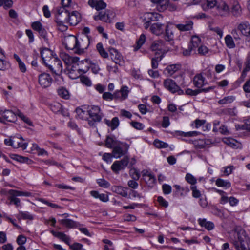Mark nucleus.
Listing matches in <instances>:
<instances>
[{"instance_id":"nucleus-63","label":"nucleus","mask_w":250,"mask_h":250,"mask_svg":"<svg viewBox=\"0 0 250 250\" xmlns=\"http://www.w3.org/2000/svg\"><path fill=\"white\" fill-rule=\"evenodd\" d=\"M190 189L192 191V196L194 198H198L201 196V192L197 189L196 186H191Z\"/></svg>"},{"instance_id":"nucleus-27","label":"nucleus","mask_w":250,"mask_h":250,"mask_svg":"<svg viewBox=\"0 0 250 250\" xmlns=\"http://www.w3.org/2000/svg\"><path fill=\"white\" fill-rule=\"evenodd\" d=\"M51 233L54 236L60 239L70 246V238L65 234L61 232H56L54 230H51Z\"/></svg>"},{"instance_id":"nucleus-40","label":"nucleus","mask_w":250,"mask_h":250,"mask_svg":"<svg viewBox=\"0 0 250 250\" xmlns=\"http://www.w3.org/2000/svg\"><path fill=\"white\" fill-rule=\"evenodd\" d=\"M17 218L20 219L32 220L34 219V216L28 211H20Z\"/></svg>"},{"instance_id":"nucleus-58","label":"nucleus","mask_w":250,"mask_h":250,"mask_svg":"<svg viewBox=\"0 0 250 250\" xmlns=\"http://www.w3.org/2000/svg\"><path fill=\"white\" fill-rule=\"evenodd\" d=\"M0 53L2 56V57L0 58V70H4L6 68V67L8 64L3 59V58L4 57V51L0 48Z\"/></svg>"},{"instance_id":"nucleus-7","label":"nucleus","mask_w":250,"mask_h":250,"mask_svg":"<svg viewBox=\"0 0 250 250\" xmlns=\"http://www.w3.org/2000/svg\"><path fill=\"white\" fill-rule=\"evenodd\" d=\"M77 42L76 53L82 54L89 45L90 37L89 36H84L80 39H77Z\"/></svg>"},{"instance_id":"nucleus-9","label":"nucleus","mask_w":250,"mask_h":250,"mask_svg":"<svg viewBox=\"0 0 250 250\" xmlns=\"http://www.w3.org/2000/svg\"><path fill=\"white\" fill-rule=\"evenodd\" d=\"M52 82L53 79L48 73L43 72L38 75L39 84L43 88L49 87Z\"/></svg>"},{"instance_id":"nucleus-17","label":"nucleus","mask_w":250,"mask_h":250,"mask_svg":"<svg viewBox=\"0 0 250 250\" xmlns=\"http://www.w3.org/2000/svg\"><path fill=\"white\" fill-rule=\"evenodd\" d=\"M17 110L15 112L10 110H1L0 113L3 118L8 122H15L17 120Z\"/></svg>"},{"instance_id":"nucleus-41","label":"nucleus","mask_w":250,"mask_h":250,"mask_svg":"<svg viewBox=\"0 0 250 250\" xmlns=\"http://www.w3.org/2000/svg\"><path fill=\"white\" fill-rule=\"evenodd\" d=\"M76 112L77 117L81 119L86 120L88 119L87 115H88V110H84L81 108L77 107L76 109Z\"/></svg>"},{"instance_id":"nucleus-22","label":"nucleus","mask_w":250,"mask_h":250,"mask_svg":"<svg viewBox=\"0 0 250 250\" xmlns=\"http://www.w3.org/2000/svg\"><path fill=\"white\" fill-rule=\"evenodd\" d=\"M177 9L176 5L168 0H165L164 3H162L159 6H158V10L160 12H163L167 9L170 11H175Z\"/></svg>"},{"instance_id":"nucleus-26","label":"nucleus","mask_w":250,"mask_h":250,"mask_svg":"<svg viewBox=\"0 0 250 250\" xmlns=\"http://www.w3.org/2000/svg\"><path fill=\"white\" fill-rule=\"evenodd\" d=\"M69 13V10H65L64 8H59L57 10V15L55 21H58V19L60 17L62 18V21L67 22Z\"/></svg>"},{"instance_id":"nucleus-38","label":"nucleus","mask_w":250,"mask_h":250,"mask_svg":"<svg viewBox=\"0 0 250 250\" xmlns=\"http://www.w3.org/2000/svg\"><path fill=\"white\" fill-rule=\"evenodd\" d=\"M60 223L63 226L69 228H73L77 227V223L70 219H63L59 220Z\"/></svg>"},{"instance_id":"nucleus-10","label":"nucleus","mask_w":250,"mask_h":250,"mask_svg":"<svg viewBox=\"0 0 250 250\" xmlns=\"http://www.w3.org/2000/svg\"><path fill=\"white\" fill-rule=\"evenodd\" d=\"M114 15L115 14L113 12L106 10L104 12H99L97 15H95L94 19L95 21L101 20L105 22H110Z\"/></svg>"},{"instance_id":"nucleus-56","label":"nucleus","mask_w":250,"mask_h":250,"mask_svg":"<svg viewBox=\"0 0 250 250\" xmlns=\"http://www.w3.org/2000/svg\"><path fill=\"white\" fill-rule=\"evenodd\" d=\"M17 115L22 119L25 123L28 124L30 126H33V123L32 121L27 117L25 116L22 112L20 110H17Z\"/></svg>"},{"instance_id":"nucleus-33","label":"nucleus","mask_w":250,"mask_h":250,"mask_svg":"<svg viewBox=\"0 0 250 250\" xmlns=\"http://www.w3.org/2000/svg\"><path fill=\"white\" fill-rule=\"evenodd\" d=\"M91 196L96 199H99L100 201L103 202H106L109 200L108 196L107 194L102 193L100 194L99 192L96 190H92L90 192Z\"/></svg>"},{"instance_id":"nucleus-2","label":"nucleus","mask_w":250,"mask_h":250,"mask_svg":"<svg viewBox=\"0 0 250 250\" xmlns=\"http://www.w3.org/2000/svg\"><path fill=\"white\" fill-rule=\"evenodd\" d=\"M88 113L90 120H88V124L93 125L95 123L100 122L103 116L100 107L96 105H91L88 107Z\"/></svg>"},{"instance_id":"nucleus-4","label":"nucleus","mask_w":250,"mask_h":250,"mask_svg":"<svg viewBox=\"0 0 250 250\" xmlns=\"http://www.w3.org/2000/svg\"><path fill=\"white\" fill-rule=\"evenodd\" d=\"M45 66L56 75H60L62 71V62L57 56L53 58V60Z\"/></svg>"},{"instance_id":"nucleus-1","label":"nucleus","mask_w":250,"mask_h":250,"mask_svg":"<svg viewBox=\"0 0 250 250\" xmlns=\"http://www.w3.org/2000/svg\"><path fill=\"white\" fill-rule=\"evenodd\" d=\"M233 244L236 250H250V238L244 229H240L237 232Z\"/></svg>"},{"instance_id":"nucleus-20","label":"nucleus","mask_w":250,"mask_h":250,"mask_svg":"<svg viewBox=\"0 0 250 250\" xmlns=\"http://www.w3.org/2000/svg\"><path fill=\"white\" fill-rule=\"evenodd\" d=\"M88 4L98 11L105 9L107 6L106 3L103 0H89Z\"/></svg>"},{"instance_id":"nucleus-52","label":"nucleus","mask_w":250,"mask_h":250,"mask_svg":"<svg viewBox=\"0 0 250 250\" xmlns=\"http://www.w3.org/2000/svg\"><path fill=\"white\" fill-rule=\"evenodd\" d=\"M11 158L21 163H27L30 160L28 157L21 156L17 154H11Z\"/></svg>"},{"instance_id":"nucleus-49","label":"nucleus","mask_w":250,"mask_h":250,"mask_svg":"<svg viewBox=\"0 0 250 250\" xmlns=\"http://www.w3.org/2000/svg\"><path fill=\"white\" fill-rule=\"evenodd\" d=\"M225 41L226 46L230 49L233 48L235 46L232 37L230 35H227L225 37Z\"/></svg>"},{"instance_id":"nucleus-23","label":"nucleus","mask_w":250,"mask_h":250,"mask_svg":"<svg viewBox=\"0 0 250 250\" xmlns=\"http://www.w3.org/2000/svg\"><path fill=\"white\" fill-rule=\"evenodd\" d=\"M173 188L175 189L174 194L175 195H180L182 197L186 196L190 191L188 187H181L179 185H173Z\"/></svg>"},{"instance_id":"nucleus-5","label":"nucleus","mask_w":250,"mask_h":250,"mask_svg":"<svg viewBox=\"0 0 250 250\" xmlns=\"http://www.w3.org/2000/svg\"><path fill=\"white\" fill-rule=\"evenodd\" d=\"M152 51L155 52V55H163L167 51L168 48L166 46L165 42L162 40H156L154 41L151 46Z\"/></svg>"},{"instance_id":"nucleus-39","label":"nucleus","mask_w":250,"mask_h":250,"mask_svg":"<svg viewBox=\"0 0 250 250\" xmlns=\"http://www.w3.org/2000/svg\"><path fill=\"white\" fill-rule=\"evenodd\" d=\"M215 185L218 187H223L225 188H228L231 187V183L229 181L221 178L216 179Z\"/></svg>"},{"instance_id":"nucleus-44","label":"nucleus","mask_w":250,"mask_h":250,"mask_svg":"<svg viewBox=\"0 0 250 250\" xmlns=\"http://www.w3.org/2000/svg\"><path fill=\"white\" fill-rule=\"evenodd\" d=\"M198 132L196 131L184 132L181 131H176L175 135L176 136L191 137L198 135Z\"/></svg>"},{"instance_id":"nucleus-54","label":"nucleus","mask_w":250,"mask_h":250,"mask_svg":"<svg viewBox=\"0 0 250 250\" xmlns=\"http://www.w3.org/2000/svg\"><path fill=\"white\" fill-rule=\"evenodd\" d=\"M185 180L188 183L191 184V186H196L197 180L191 174L187 173L185 176Z\"/></svg>"},{"instance_id":"nucleus-60","label":"nucleus","mask_w":250,"mask_h":250,"mask_svg":"<svg viewBox=\"0 0 250 250\" xmlns=\"http://www.w3.org/2000/svg\"><path fill=\"white\" fill-rule=\"evenodd\" d=\"M121 94L122 96V100L126 99L128 95L129 90L128 89V87L126 86H123L122 87L121 89L120 90Z\"/></svg>"},{"instance_id":"nucleus-16","label":"nucleus","mask_w":250,"mask_h":250,"mask_svg":"<svg viewBox=\"0 0 250 250\" xmlns=\"http://www.w3.org/2000/svg\"><path fill=\"white\" fill-rule=\"evenodd\" d=\"M193 81L194 85L198 89H201L204 86L208 84V82L202 73L196 74L194 77Z\"/></svg>"},{"instance_id":"nucleus-35","label":"nucleus","mask_w":250,"mask_h":250,"mask_svg":"<svg viewBox=\"0 0 250 250\" xmlns=\"http://www.w3.org/2000/svg\"><path fill=\"white\" fill-rule=\"evenodd\" d=\"M120 141L116 140L114 136H107L105 140V146L107 148H113Z\"/></svg>"},{"instance_id":"nucleus-61","label":"nucleus","mask_w":250,"mask_h":250,"mask_svg":"<svg viewBox=\"0 0 250 250\" xmlns=\"http://www.w3.org/2000/svg\"><path fill=\"white\" fill-rule=\"evenodd\" d=\"M200 89L192 90L190 88H188L185 91V94L190 96H195L200 93Z\"/></svg>"},{"instance_id":"nucleus-13","label":"nucleus","mask_w":250,"mask_h":250,"mask_svg":"<svg viewBox=\"0 0 250 250\" xmlns=\"http://www.w3.org/2000/svg\"><path fill=\"white\" fill-rule=\"evenodd\" d=\"M108 51L111 60L116 63L121 65L124 62L122 54L115 48L109 47Z\"/></svg>"},{"instance_id":"nucleus-45","label":"nucleus","mask_w":250,"mask_h":250,"mask_svg":"<svg viewBox=\"0 0 250 250\" xmlns=\"http://www.w3.org/2000/svg\"><path fill=\"white\" fill-rule=\"evenodd\" d=\"M180 65L179 64H172L168 65L166 68L167 74L169 76L173 75L176 72L180 69Z\"/></svg>"},{"instance_id":"nucleus-6","label":"nucleus","mask_w":250,"mask_h":250,"mask_svg":"<svg viewBox=\"0 0 250 250\" xmlns=\"http://www.w3.org/2000/svg\"><path fill=\"white\" fill-rule=\"evenodd\" d=\"M163 84L165 88L173 94L177 93L178 95H181L185 93L175 81L171 79L165 80Z\"/></svg>"},{"instance_id":"nucleus-43","label":"nucleus","mask_w":250,"mask_h":250,"mask_svg":"<svg viewBox=\"0 0 250 250\" xmlns=\"http://www.w3.org/2000/svg\"><path fill=\"white\" fill-rule=\"evenodd\" d=\"M201 42V39L196 35L193 36L191 37L190 44L189 45L191 46L194 50L198 47Z\"/></svg>"},{"instance_id":"nucleus-50","label":"nucleus","mask_w":250,"mask_h":250,"mask_svg":"<svg viewBox=\"0 0 250 250\" xmlns=\"http://www.w3.org/2000/svg\"><path fill=\"white\" fill-rule=\"evenodd\" d=\"M62 107V105L59 103L54 102L50 104V108L54 113H59Z\"/></svg>"},{"instance_id":"nucleus-48","label":"nucleus","mask_w":250,"mask_h":250,"mask_svg":"<svg viewBox=\"0 0 250 250\" xmlns=\"http://www.w3.org/2000/svg\"><path fill=\"white\" fill-rule=\"evenodd\" d=\"M235 100V97L234 96H228L219 100L218 103L220 104H227L232 103Z\"/></svg>"},{"instance_id":"nucleus-31","label":"nucleus","mask_w":250,"mask_h":250,"mask_svg":"<svg viewBox=\"0 0 250 250\" xmlns=\"http://www.w3.org/2000/svg\"><path fill=\"white\" fill-rule=\"evenodd\" d=\"M142 176L144 181L147 184H153L156 182L155 176L148 171L143 172Z\"/></svg>"},{"instance_id":"nucleus-36","label":"nucleus","mask_w":250,"mask_h":250,"mask_svg":"<svg viewBox=\"0 0 250 250\" xmlns=\"http://www.w3.org/2000/svg\"><path fill=\"white\" fill-rule=\"evenodd\" d=\"M104 123L109 127H110L112 130H114L119 125V119L117 117H114L111 121L107 119H104Z\"/></svg>"},{"instance_id":"nucleus-32","label":"nucleus","mask_w":250,"mask_h":250,"mask_svg":"<svg viewBox=\"0 0 250 250\" xmlns=\"http://www.w3.org/2000/svg\"><path fill=\"white\" fill-rule=\"evenodd\" d=\"M8 193L9 194L8 200L10 201V204H14L16 207H20L21 206V200L17 198L18 196L16 195L15 193L12 192V189L9 190Z\"/></svg>"},{"instance_id":"nucleus-53","label":"nucleus","mask_w":250,"mask_h":250,"mask_svg":"<svg viewBox=\"0 0 250 250\" xmlns=\"http://www.w3.org/2000/svg\"><path fill=\"white\" fill-rule=\"evenodd\" d=\"M153 145L158 148H166L168 146L167 143L157 139L154 141Z\"/></svg>"},{"instance_id":"nucleus-62","label":"nucleus","mask_w":250,"mask_h":250,"mask_svg":"<svg viewBox=\"0 0 250 250\" xmlns=\"http://www.w3.org/2000/svg\"><path fill=\"white\" fill-rule=\"evenodd\" d=\"M80 77L82 83L88 86H90L91 85V81L88 77H87L85 75H82L80 76Z\"/></svg>"},{"instance_id":"nucleus-42","label":"nucleus","mask_w":250,"mask_h":250,"mask_svg":"<svg viewBox=\"0 0 250 250\" xmlns=\"http://www.w3.org/2000/svg\"><path fill=\"white\" fill-rule=\"evenodd\" d=\"M62 18H60L59 17L58 19V21H55L57 23L58 29L63 32L66 31L67 30L68 27L67 25H65V23H67V22L62 21Z\"/></svg>"},{"instance_id":"nucleus-24","label":"nucleus","mask_w":250,"mask_h":250,"mask_svg":"<svg viewBox=\"0 0 250 250\" xmlns=\"http://www.w3.org/2000/svg\"><path fill=\"white\" fill-rule=\"evenodd\" d=\"M172 25V24L171 23H168L165 29V39L168 42L172 41L174 38L173 28Z\"/></svg>"},{"instance_id":"nucleus-25","label":"nucleus","mask_w":250,"mask_h":250,"mask_svg":"<svg viewBox=\"0 0 250 250\" xmlns=\"http://www.w3.org/2000/svg\"><path fill=\"white\" fill-rule=\"evenodd\" d=\"M229 202V205L232 206H236L239 203V200L233 196H231L229 198L227 196H222L220 199V203L221 204H225Z\"/></svg>"},{"instance_id":"nucleus-14","label":"nucleus","mask_w":250,"mask_h":250,"mask_svg":"<svg viewBox=\"0 0 250 250\" xmlns=\"http://www.w3.org/2000/svg\"><path fill=\"white\" fill-rule=\"evenodd\" d=\"M237 30L241 36L250 39V24L247 21L241 22L237 25Z\"/></svg>"},{"instance_id":"nucleus-34","label":"nucleus","mask_w":250,"mask_h":250,"mask_svg":"<svg viewBox=\"0 0 250 250\" xmlns=\"http://www.w3.org/2000/svg\"><path fill=\"white\" fill-rule=\"evenodd\" d=\"M206 2L202 4L204 11H208L214 8L217 5L218 1L216 0H205Z\"/></svg>"},{"instance_id":"nucleus-21","label":"nucleus","mask_w":250,"mask_h":250,"mask_svg":"<svg viewBox=\"0 0 250 250\" xmlns=\"http://www.w3.org/2000/svg\"><path fill=\"white\" fill-rule=\"evenodd\" d=\"M235 17L241 16L242 14V9L238 1H234L229 9V13Z\"/></svg>"},{"instance_id":"nucleus-19","label":"nucleus","mask_w":250,"mask_h":250,"mask_svg":"<svg viewBox=\"0 0 250 250\" xmlns=\"http://www.w3.org/2000/svg\"><path fill=\"white\" fill-rule=\"evenodd\" d=\"M80 14L76 11L70 12L67 22L72 26L76 25L81 21Z\"/></svg>"},{"instance_id":"nucleus-28","label":"nucleus","mask_w":250,"mask_h":250,"mask_svg":"<svg viewBox=\"0 0 250 250\" xmlns=\"http://www.w3.org/2000/svg\"><path fill=\"white\" fill-rule=\"evenodd\" d=\"M198 222L201 227H204L208 230H212L214 228V223L211 221H208L205 218L198 219Z\"/></svg>"},{"instance_id":"nucleus-46","label":"nucleus","mask_w":250,"mask_h":250,"mask_svg":"<svg viewBox=\"0 0 250 250\" xmlns=\"http://www.w3.org/2000/svg\"><path fill=\"white\" fill-rule=\"evenodd\" d=\"M96 48L102 57L104 58H107L108 57V54L104 48L102 43H98L96 45Z\"/></svg>"},{"instance_id":"nucleus-3","label":"nucleus","mask_w":250,"mask_h":250,"mask_svg":"<svg viewBox=\"0 0 250 250\" xmlns=\"http://www.w3.org/2000/svg\"><path fill=\"white\" fill-rule=\"evenodd\" d=\"M129 148V145L126 143L120 141L113 148V156L117 159L121 157L127 153Z\"/></svg>"},{"instance_id":"nucleus-8","label":"nucleus","mask_w":250,"mask_h":250,"mask_svg":"<svg viewBox=\"0 0 250 250\" xmlns=\"http://www.w3.org/2000/svg\"><path fill=\"white\" fill-rule=\"evenodd\" d=\"M128 163L129 158L125 156L121 160L115 161L111 166V169L116 174H118L120 171L124 170L126 167Z\"/></svg>"},{"instance_id":"nucleus-37","label":"nucleus","mask_w":250,"mask_h":250,"mask_svg":"<svg viewBox=\"0 0 250 250\" xmlns=\"http://www.w3.org/2000/svg\"><path fill=\"white\" fill-rule=\"evenodd\" d=\"M23 139L22 137L20 138L15 137V141L17 142L16 144L14 143V148H18L21 147L23 150L26 149L28 144L25 142H23Z\"/></svg>"},{"instance_id":"nucleus-11","label":"nucleus","mask_w":250,"mask_h":250,"mask_svg":"<svg viewBox=\"0 0 250 250\" xmlns=\"http://www.w3.org/2000/svg\"><path fill=\"white\" fill-rule=\"evenodd\" d=\"M216 15L226 17L229 14V8L228 4L224 1H219L216 6Z\"/></svg>"},{"instance_id":"nucleus-12","label":"nucleus","mask_w":250,"mask_h":250,"mask_svg":"<svg viewBox=\"0 0 250 250\" xmlns=\"http://www.w3.org/2000/svg\"><path fill=\"white\" fill-rule=\"evenodd\" d=\"M41 55L43 62L45 65H46L53 58L57 56L56 54L47 48H43L41 51Z\"/></svg>"},{"instance_id":"nucleus-64","label":"nucleus","mask_w":250,"mask_h":250,"mask_svg":"<svg viewBox=\"0 0 250 250\" xmlns=\"http://www.w3.org/2000/svg\"><path fill=\"white\" fill-rule=\"evenodd\" d=\"M69 247L72 250H86L83 248V245L79 243H74Z\"/></svg>"},{"instance_id":"nucleus-55","label":"nucleus","mask_w":250,"mask_h":250,"mask_svg":"<svg viewBox=\"0 0 250 250\" xmlns=\"http://www.w3.org/2000/svg\"><path fill=\"white\" fill-rule=\"evenodd\" d=\"M146 40V36L144 34H142L139 39L136 42V46L135 48V50H138L145 43Z\"/></svg>"},{"instance_id":"nucleus-59","label":"nucleus","mask_w":250,"mask_h":250,"mask_svg":"<svg viewBox=\"0 0 250 250\" xmlns=\"http://www.w3.org/2000/svg\"><path fill=\"white\" fill-rule=\"evenodd\" d=\"M13 1L12 0H0V7L3 5L4 8L7 9L12 7Z\"/></svg>"},{"instance_id":"nucleus-51","label":"nucleus","mask_w":250,"mask_h":250,"mask_svg":"<svg viewBox=\"0 0 250 250\" xmlns=\"http://www.w3.org/2000/svg\"><path fill=\"white\" fill-rule=\"evenodd\" d=\"M163 57L164 56L162 55L159 56L155 55V57L151 59V66L152 68H157L158 66V62L162 60Z\"/></svg>"},{"instance_id":"nucleus-18","label":"nucleus","mask_w":250,"mask_h":250,"mask_svg":"<svg viewBox=\"0 0 250 250\" xmlns=\"http://www.w3.org/2000/svg\"><path fill=\"white\" fill-rule=\"evenodd\" d=\"M174 25L180 32L189 31L193 29V22L191 20H188L182 23L175 24Z\"/></svg>"},{"instance_id":"nucleus-47","label":"nucleus","mask_w":250,"mask_h":250,"mask_svg":"<svg viewBox=\"0 0 250 250\" xmlns=\"http://www.w3.org/2000/svg\"><path fill=\"white\" fill-rule=\"evenodd\" d=\"M58 94L62 98L64 99H69L70 98V94L68 91L63 87L59 88L57 91Z\"/></svg>"},{"instance_id":"nucleus-30","label":"nucleus","mask_w":250,"mask_h":250,"mask_svg":"<svg viewBox=\"0 0 250 250\" xmlns=\"http://www.w3.org/2000/svg\"><path fill=\"white\" fill-rule=\"evenodd\" d=\"M163 24L159 23H154L150 27L151 32L156 35L162 34L164 32Z\"/></svg>"},{"instance_id":"nucleus-57","label":"nucleus","mask_w":250,"mask_h":250,"mask_svg":"<svg viewBox=\"0 0 250 250\" xmlns=\"http://www.w3.org/2000/svg\"><path fill=\"white\" fill-rule=\"evenodd\" d=\"M96 182L100 187L103 188H107L110 186V183L104 178L97 179Z\"/></svg>"},{"instance_id":"nucleus-29","label":"nucleus","mask_w":250,"mask_h":250,"mask_svg":"<svg viewBox=\"0 0 250 250\" xmlns=\"http://www.w3.org/2000/svg\"><path fill=\"white\" fill-rule=\"evenodd\" d=\"M113 192L124 197H128V188L122 186H114L112 188Z\"/></svg>"},{"instance_id":"nucleus-15","label":"nucleus","mask_w":250,"mask_h":250,"mask_svg":"<svg viewBox=\"0 0 250 250\" xmlns=\"http://www.w3.org/2000/svg\"><path fill=\"white\" fill-rule=\"evenodd\" d=\"M77 38L74 35H70L64 39V44L68 50H75L76 53Z\"/></svg>"}]
</instances>
